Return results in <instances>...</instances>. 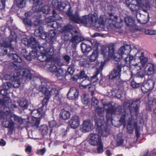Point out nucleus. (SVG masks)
Masks as SVG:
<instances>
[{
	"mask_svg": "<svg viewBox=\"0 0 156 156\" xmlns=\"http://www.w3.org/2000/svg\"><path fill=\"white\" fill-rule=\"evenodd\" d=\"M67 15L69 17V19L77 23H82L86 25L88 23L94 27L98 30H101L105 28V23L108 21L109 24L114 25L117 18L116 16H114L112 13H110V16L108 20H105V17L104 16H101L98 19L97 17L93 15H90L82 16L79 17L77 14H72L69 12H67Z\"/></svg>",
	"mask_w": 156,
	"mask_h": 156,
	"instance_id": "nucleus-1",
	"label": "nucleus"
},
{
	"mask_svg": "<svg viewBox=\"0 0 156 156\" xmlns=\"http://www.w3.org/2000/svg\"><path fill=\"white\" fill-rule=\"evenodd\" d=\"M97 126L98 127V134L91 133L89 136V142L92 146H96L101 142V136H106L109 133V130L107 129L106 124H100V121L98 120Z\"/></svg>",
	"mask_w": 156,
	"mask_h": 156,
	"instance_id": "nucleus-2",
	"label": "nucleus"
},
{
	"mask_svg": "<svg viewBox=\"0 0 156 156\" xmlns=\"http://www.w3.org/2000/svg\"><path fill=\"white\" fill-rule=\"evenodd\" d=\"M30 41L29 44L30 47L34 49L36 48L40 53L45 54L48 58L53 55L55 49L53 46H49L48 47L46 43H44L41 46L34 37H31Z\"/></svg>",
	"mask_w": 156,
	"mask_h": 156,
	"instance_id": "nucleus-3",
	"label": "nucleus"
},
{
	"mask_svg": "<svg viewBox=\"0 0 156 156\" xmlns=\"http://www.w3.org/2000/svg\"><path fill=\"white\" fill-rule=\"evenodd\" d=\"M49 27L57 28V30L64 36V39L67 41L69 39L70 35L73 36L71 31L74 28L73 26L68 24L65 26L62 29L61 24L56 21H51L50 24H48Z\"/></svg>",
	"mask_w": 156,
	"mask_h": 156,
	"instance_id": "nucleus-4",
	"label": "nucleus"
},
{
	"mask_svg": "<svg viewBox=\"0 0 156 156\" xmlns=\"http://www.w3.org/2000/svg\"><path fill=\"white\" fill-rule=\"evenodd\" d=\"M45 112V108H40L32 111L31 112L32 117L28 118L27 122L31 124L32 126L37 128L40 124V118L44 116Z\"/></svg>",
	"mask_w": 156,
	"mask_h": 156,
	"instance_id": "nucleus-5",
	"label": "nucleus"
},
{
	"mask_svg": "<svg viewBox=\"0 0 156 156\" xmlns=\"http://www.w3.org/2000/svg\"><path fill=\"white\" fill-rule=\"evenodd\" d=\"M0 119H3L2 124L3 126L13 129L14 123L11 118V111L9 108L6 106L4 111H0Z\"/></svg>",
	"mask_w": 156,
	"mask_h": 156,
	"instance_id": "nucleus-6",
	"label": "nucleus"
},
{
	"mask_svg": "<svg viewBox=\"0 0 156 156\" xmlns=\"http://www.w3.org/2000/svg\"><path fill=\"white\" fill-rule=\"evenodd\" d=\"M107 107L105 108L107 111L106 118L108 122L109 121L111 122L112 119V115H120L122 113V107L118 106L116 109L110 103H108L105 105Z\"/></svg>",
	"mask_w": 156,
	"mask_h": 156,
	"instance_id": "nucleus-7",
	"label": "nucleus"
},
{
	"mask_svg": "<svg viewBox=\"0 0 156 156\" xmlns=\"http://www.w3.org/2000/svg\"><path fill=\"white\" fill-rule=\"evenodd\" d=\"M11 34L8 38V40L6 42L4 43L1 46L2 50L0 52V55H5L8 54V51L9 50L10 47L13 45V42L16 43V35L14 32H10Z\"/></svg>",
	"mask_w": 156,
	"mask_h": 156,
	"instance_id": "nucleus-8",
	"label": "nucleus"
},
{
	"mask_svg": "<svg viewBox=\"0 0 156 156\" xmlns=\"http://www.w3.org/2000/svg\"><path fill=\"white\" fill-rule=\"evenodd\" d=\"M147 2V0H126V3L132 12L136 11L139 7H143Z\"/></svg>",
	"mask_w": 156,
	"mask_h": 156,
	"instance_id": "nucleus-9",
	"label": "nucleus"
},
{
	"mask_svg": "<svg viewBox=\"0 0 156 156\" xmlns=\"http://www.w3.org/2000/svg\"><path fill=\"white\" fill-rule=\"evenodd\" d=\"M12 45L9 48V51L8 55L10 57H12L13 59L16 62H18L16 64L13 65V67L15 70L20 69H22V67L21 66L20 63L22 62V59L18 55L16 54L15 51L14 50V48Z\"/></svg>",
	"mask_w": 156,
	"mask_h": 156,
	"instance_id": "nucleus-10",
	"label": "nucleus"
},
{
	"mask_svg": "<svg viewBox=\"0 0 156 156\" xmlns=\"http://www.w3.org/2000/svg\"><path fill=\"white\" fill-rule=\"evenodd\" d=\"M41 85L40 87V88L42 90L44 88H45V91L46 92H48L50 94L49 97H50V95H55L56 96L58 93V90L55 88H52L50 91L49 90L51 87L52 86L51 83L50 82H48L47 80L44 79H42L41 80Z\"/></svg>",
	"mask_w": 156,
	"mask_h": 156,
	"instance_id": "nucleus-11",
	"label": "nucleus"
},
{
	"mask_svg": "<svg viewBox=\"0 0 156 156\" xmlns=\"http://www.w3.org/2000/svg\"><path fill=\"white\" fill-rule=\"evenodd\" d=\"M33 2V10L35 12H42L45 14H48L50 11V8L48 6L42 7V2L39 0H32Z\"/></svg>",
	"mask_w": 156,
	"mask_h": 156,
	"instance_id": "nucleus-12",
	"label": "nucleus"
},
{
	"mask_svg": "<svg viewBox=\"0 0 156 156\" xmlns=\"http://www.w3.org/2000/svg\"><path fill=\"white\" fill-rule=\"evenodd\" d=\"M140 101L139 99L133 100L129 107L130 114L131 117L133 116H136L139 113V108Z\"/></svg>",
	"mask_w": 156,
	"mask_h": 156,
	"instance_id": "nucleus-13",
	"label": "nucleus"
},
{
	"mask_svg": "<svg viewBox=\"0 0 156 156\" xmlns=\"http://www.w3.org/2000/svg\"><path fill=\"white\" fill-rule=\"evenodd\" d=\"M115 44L111 43L109 47L106 46H103L101 48V53L104 57H111L113 55L114 51Z\"/></svg>",
	"mask_w": 156,
	"mask_h": 156,
	"instance_id": "nucleus-14",
	"label": "nucleus"
},
{
	"mask_svg": "<svg viewBox=\"0 0 156 156\" xmlns=\"http://www.w3.org/2000/svg\"><path fill=\"white\" fill-rule=\"evenodd\" d=\"M122 65L118 64L111 71L109 75V79L114 80L116 79L119 78L120 76L121 71Z\"/></svg>",
	"mask_w": 156,
	"mask_h": 156,
	"instance_id": "nucleus-15",
	"label": "nucleus"
},
{
	"mask_svg": "<svg viewBox=\"0 0 156 156\" xmlns=\"http://www.w3.org/2000/svg\"><path fill=\"white\" fill-rule=\"evenodd\" d=\"M140 62L138 63H136V69H140L144 67L147 62L148 59L144 56V52L140 53V55L138 57Z\"/></svg>",
	"mask_w": 156,
	"mask_h": 156,
	"instance_id": "nucleus-16",
	"label": "nucleus"
},
{
	"mask_svg": "<svg viewBox=\"0 0 156 156\" xmlns=\"http://www.w3.org/2000/svg\"><path fill=\"white\" fill-rule=\"evenodd\" d=\"M145 72L148 76L153 75L156 71V63L154 62L148 63L145 68Z\"/></svg>",
	"mask_w": 156,
	"mask_h": 156,
	"instance_id": "nucleus-17",
	"label": "nucleus"
},
{
	"mask_svg": "<svg viewBox=\"0 0 156 156\" xmlns=\"http://www.w3.org/2000/svg\"><path fill=\"white\" fill-rule=\"evenodd\" d=\"M137 123L136 122L132 121V118L129 117L126 124V131L127 133L129 134L133 133L134 128L135 129L137 127Z\"/></svg>",
	"mask_w": 156,
	"mask_h": 156,
	"instance_id": "nucleus-18",
	"label": "nucleus"
},
{
	"mask_svg": "<svg viewBox=\"0 0 156 156\" xmlns=\"http://www.w3.org/2000/svg\"><path fill=\"white\" fill-rule=\"evenodd\" d=\"M154 81L152 80H149L147 81L146 83L141 87L142 91L145 93L149 90H151L154 87Z\"/></svg>",
	"mask_w": 156,
	"mask_h": 156,
	"instance_id": "nucleus-19",
	"label": "nucleus"
},
{
	"mask_svg": "<svg viewBox=\"0 0 156 156\" xmlns=\"http://www.w3.org/2000/svg\"><path fill=\"white\" fill-rule=\"evenodd\" d=\"M93 124L90 120H85L81 126V130L83 132H88L91 130Z\"/></svg>",
	"mask_w": 156,
	"mask_h": 156,
	"instance_id": "nucleus-20",
	"label": "nucleus"
},
{
	"mask_svg": "<svg viewBox=\"0 0 156 156\" xmlns=\"http://www.w3.org/2000/svg\"><path fill=\"white\" fill-rule=\"evenodd\" d=\"M69 123L71 128L76 129L80 125V119L79 117L76 115L73 116L69 121Z\"/></svg>",
	"mask_w": 156,
	"mask_h": 156,
	"instance_id": "nucleus-21",
	"label": "nucleus"
},
{
	"mask_svg": "<svg viewBox=\"0 0 156 156\" xmlns=\"http://www.w3.org/2000/svg\"><path fill=\"white\" fill-rule=\"evenodd\" d=\"M105 64V62H101L100 63V65L99 66L100 67L97 68L96 73L93 76H92L90 79V82L92 83H94V82H97L98 80V78L97 77V76L98 74L101 73L103 69Z\"/></svg>",
	"mask_w": 156,
	"mask_h": 156,
	"instance_id": "nucleus-22",
	"label": "nucleus"
},
{
	"mask_svg": "<svg viewBox=\"0 0 156 156\" xmlns=\"http://www.w3.org/2000/svg\"><path fill=\"white\" fill-rule=\"evenodd\" d=\"M79 94V91L75 87H72L70 88L67 94L68 98L71 100H73L76 98Z\"/></svg>",
	"mask_w": 156,
	"mask_h": 156,
	"instance_id": "nucleus-23",
	"label": "nucleus"
},
{
	"mask_svg": "<svg viewBox=\"0 0 156 156\" xmlns=\"http://www.w3.org/2000/svg\"><path fill=\"white\" fill-rule=\"evenodd\" d=\"M131 47L128 45H125L121 47L118 50V53L122 56L125 55H128L130 52Z\"/></svg>",
	"mask_w": 156,
	"mask_h": 156,
	"instance_id": "nucleus-24",
	"label": "nucleus"
},
{
	"mask_svg": "<svg viewBox=\"0 0 156 156\" xmlns=\"http://www.w3.org/2000/svg\"><path fill=\"white\" fill-rule=\"evenodd\" d=\"M34 34L35 36H41L43 39H46L47 35L46 32H44L43 27L41 26H40L38 29H35Z\"/></svg>",
	"mask_w": 156,
	"mask_h": 156,
	"instance_id": "nucleus-25",
	"label": "nucleus"
},
{
	"mask_svg": "<svg viewBox=\"0 0 156 156\" xmlns=\"http://www.w3.org/2000/svg\"><path fill=\"white\" fill-rule=\"evenodd\" d=\"M45 88L41 90L39 88V91L41 92L45 95V97L43 99L42 102V107L41 108H44V106L46 105H47L50 98V97H49L50 94L49 92H46V91H45Z\"/></svg>",
	"mask_w": 156,
	"mask_h": 156,
	"instance_id": "nucleus-26",
	"label": "nucleus"
},
{
	"mask_svg": "<svg viewBox=\"0 0 156 156\" xmlns=\"http://www.w3.org/2000/svg\"><path fill=\"white\" fill-rule=\"evenodd\" d=\"M21 72L23 78L27 81L31 80L32 78V74L30 70L27 69H22Z\"/></svg>",
	"mask_w": 156,
	"mask_h": 156,
	"instance_id": "nucleus-27",
	"label": "nucleus"
},
{
	"mask_svg": "<svg viewBox=\"0 0 156 156\" xmlns=\"http://www.w3.org/2000/svg\"><path fill=\"white\" fill-rule=\"evenodd\" d=\"M136 18L138 22L141 24H144L148 21L147 17L143 14L137 12L136 14Z\"/></svg>",
	"mask_w": 156,
	"mask_h": 156,
	"instance_id": "nucleus-28",
	"label": "nucleus"
},
{
	"mask_svg": "<svg viewBox=\"0 0 156 156\" xmlns=\"http://www.w3.org/2000/svg\"><path fill=\"white\" fill-rule=\"evenodd\" d=\"M84 40V38L82 36L75 35L73 36L70 40V41L74 46H76L78 44Z\"/></svg>",
	"mask_w": 156,
	"mask_h": 156,
	"instance_id": "nucleus-29",
	"label": "nucleus"
},
{
	"mask_svg": "<svg viewBox=\"0 0 156 156\" xmlns=\"http://www.w3.org/2000/svg\"><path fill=\"white\" fill-rule=\"evenodd\" d=\"M20 75V72H18L16 73V75L13 76L12 80L13 81V85L15 87H18L21 84V81L19 76Z\"/></svg>",
	"mask_w": 156,
	"mask_h": 156,
	"instance_id": "nucleus-30",
	"label": "nucleus"
},
{
	"mask_svg": "<svg viewBox=\"0 0 156 156\" xmlns=\"http://www.w3.org/2000/svg\"><path fill=\"white\" fill-rule=\"evenodd\" d=\"M81 46L82 52L85 55L88 54L91 50V47L89 45L87 44L84 43H81Z\"/></svg>",
	"mask_w": 156,
	"mask_h": 156,
	"instance_id": "nucleus-31",
	"label": "nucleus"
},
{
	"mask_svg": "<svg viewBox=\"0 0 156 156\" xmlns=\"http://www.w3.org/2000/svg\"><path fill=\"white\" fill-rule=\"evenodd\" d=\"M125 22L128 26L133 27H134L135 26L134 20L130 16L126 17L125 18Z\"/></svg>",
	"mask_w": 156,
	"mask_h": 156,
	"instance_id": "nucleus-32",
	"label": "nucleus"
},
{
	"mask_svg": "<svg viewBox=\"0 0 156 156\" xmlns=\"http://www.w3.org/2000/svg\"><path fill=\"white\" fill-rule=\"evenodd\" d=\"M70 115L69 112L64 109L62 110L60 114V118L63 120H67L69 119L70 117Z\"/></svg>",
	"mask_w": 156,
	"mask_h": 156,
	"instance_id": "nucleus-33",
	"label": "nucleus"
},
{
	"mask_svg": "<svg viewBox=\"0 0 156 156\" xmlns=\"http://www.w3.org/2000/svg\"><path fill=\"white\" fill-rule=\"evenodd\" d=\"M47 35L46 39L48 37V38L51 40L52 42L54 41L55 39L57 37V34L55 31L54 30H50L48 32L46 33Z\"/></svg>",
	"mask_w": 156,
	"mask_h": 156,
	"instance_id": "nucleus-34",
	"label": "nucleus"
},
{
	"mask_svg": "<svg viewBox=\"0 0 156 156\" xmlns=\"http://www.w3.org/2000/svg\"><path fill=\"white\" fill-rule=\"evenodd\" d=\"M66 72V69L60 68H58L57 70L55 75L56 76L59 78V79L62 80V78H60L59 77H64Z\"/></svg>",
	"mask_w": 156,
	"mask_h": 156,
	"instance_id": "nucleus-35",
	"label": "nucleus"
},
{
	"mask_svg": "<svg viewBox=\"0 0 156 156\" xmlns=\"http://www.w3.org/2000/svg\"><path fill=\"white\" fill-rule=\"evenodd\" d=\"M98 52L97 49H94L89 58V61L91 63L95 61L98 56Z\"/></svg>",
	"mask_w": 156,
	"mask_h": 156,
	"instance_id": "nucleus-36",
	"label": "nucleus"
},
{
	"mask_svg": "<svg viewBox=\"0 0 156 156\" xmlns=\"http://www.w3.org/2000/svg\"><path fill=\"white\" fill-rule=\"evenodd\" d=\"M60 5L61 7L59 8V9L61 11H66L65 10V9L66 8H67L68 10H67V12H66V14H67V12L68 11L70 12L71 13V12L70 11V8L69 5H66V3L64 2H60Z\"/></svg>",
	"mask_w": 156,
	"mask_h": 156,
	"instance_id": "nucleus-37",
	"label": "nucleus"
},
{
	"mask_svg": "<svg viewBox=\"0 0 156 156\" xmlns=\"http://www.w3.org/2000/svg\"><path fill=\"white\" fill-rule=\"evenodd\" d=\"M16 5L20 8H23L26 4V0H15Z\"/></svg>",
	"mask_w": 156,
	"mask_h": 156,
	"instance_id": "nucleus-38",
	"label": "nucleus"
},
{
	"mask_svg": "<svg viewBox=\"0 0 156 156\" xmlns=\"http://www.w3.org/2000/svg\"><path fill=\"white\" fill-rule=\"evenodd\" d=\"M40 131L43 136L47 134L48 131V128L47 126L46 125H43L41 126L40 129Z\"/></svg>",
	"mask_w": 156,
	"mask_h": 156,
	"instance_id": "nucleus-39",
	"label": "nucleus"
},
{
	"mask_svg": "<svg viewBox=\"0 0 156 156\" xmlns=\"http://www.w3.org/2000/svg\"><path fill=\"white\" fill-rule=\"evenodd\" d=\"M12 118L14 120L18 123L22 124L23 123V120L20 117L15 115L12 114L11 113V118Z\"/></svg>",
	"mask_w": 156,
	"mask_h": 156,
	"instance_id": "nucleus-40",
	"label": "nucleus"
},
{
	"mask_svg": "<svg viewBox=\"0 0 156 156\" xmlns=\"http://www.w3.org/2000/svg\"><path fill=\"white\" fill-rule=\"evenodd\" d=\"M11 101L10 98L9 97H5L2 99L0 100V104L4 106Z\"/></svg>",
	"mask_w": 156,
	"mask_h": 156,
	"instance_id": "nucleus-41",
	"label": "nucleus"
},
{
	"mask_svg": "<svg viewBox=\"0 0 156 156\" xmlns=\"http://www.w3.org/2000/svg\"><path fill=\"white\" fill-rule=\"evenodd\" d=\"M91 64L90 61L87 60L83 61H80L79 63V65L80 66L87 67H89V66Z\"/></svg>",
	"mask_w": 156,
	"mask_h": 156,
	"instance_id": "nucleus-42",
	"label": "nucleus"
},
{
	"mask_svg": "<svg viewBox=\"0 0 156 156\" xmlns=\"http://www.w3.org/2000/svg\"><path fill=\"white\" fill-rule=\"evenodd\" d=\"M81 99L84 104H87L89 102L88 95L86 94H83L81 96Z\"/></svg>",
	"mask_w": 156,
	"mask_h": 156,
	"instance_id": "nucleus-43",
	"label": "nucleus"
},
{
	"mask_svg": "<svg viewBox=\"0 0 156 156\" xmlns=\"http://www.w3.org/2000/svg\"><path fill=\"white\" fill-rule=\"evenodd\" d=\"M40 54H41L39 55L37 57L38 60L41 62L46 61L48 58L46 55L43 53Z\"/></svg>",
	"mask_w": 156,
	"mask_h": 156,
	"instance_id": "nucleus-44",
	"label": "nucleus"
},
{
	"mask_svg": "<svg viewBox=\"0 0 156 156\" xmlns=\"http://www.w3.org/2000/svg\"><path fill=\"white\" fill-rule=\"evenodd\" d=\"M113 57L114 60L116 61H119L123 57V56L119 54V53L118 52L116 53H114V52L113 55L111 57Z\"/></svg>",
	"mask_w": 156,
	"mask_h": 156,
	"instance_id": "nucleus-45",
	"label": "nucleus"
},
{
	"mask_svg": "<svg viewBox=\"0 0 156 156\" xmlns=\"http://www.w3.org/2000/svg\"><path fill=\"white\" fill-rule=\"evenodd\" d=\"M95 112L99 116L102 117L103 116L104 112V108L102 107H98L96 109Z\"/></svg>",
	"mask_w": 156,
	"mask_h": 156,
	"instance_id": "nucleus-46",
	"label": "nucleus"
},
{
	"mask_svg": "<svg viewBox=\"0 0 156 156\" xmlns=\"http://www.w3.org/2000/svg\"><path fill=\"white\" fill-rule=\"evenodd\" d=\"M29 105L28 101L25 99L22 100L19 103V105L23 108H26Z\"/></svg>",
	"mask_w": 156,
	"mask_h": 156,
	"instance_id": "nucleus-47",
	"label": "nucleus"
},
{
	"mask_svg": "<svg viewBox=\"0 0 156 156\" xmlns=\"http://www.w3.org/2000/svg\"><path fill=\"white\" fill-rule=\"evenodd\" d=\"M23 22L25 25L29 26H31L32 25V23L31 21L29 18H23Z\"/></svg>",
	"mask_w": 156,
	"mask_h": 156,
	"instance_id": "nucleus-48",
	"label": "nucleus"
},
{
	"mask_svg": "<svg viewBox=\"0 0 156 156\" xmlns=\"http://www.w3.org/2000/svg\"><path fill=\"white\" fill-rule=\"evenodd\" d=\"M60 3V2H58V0H53L52 3V5L55 8L59 9V8L61 7Z\"/></svg>",
	"mask_w": 156,
	"mask_h": 156,
	"instance_id": "nucleus-49",
	"label": "nucleus"
},
{
	"mask_svg": "<svg viewBox=\"0 0 156 156\" xmlns=\"http://www.w3.org/2000/svg\"><path fill=\"white\" fill-rule=\"evenodd\" d=\"M129 59V64L132 66H134L135 68L136 67V63H135L134 62H135V59H134L133 56L131 55H128Z\"/></svg>",
	"mask_w": 156,
	"mask_h": 156,
	"instance_id": "nucleus-50",
	"label": "nucleus"
},
{
	"mask_svg": "<svg viewBox=\"0 0 156 156\" xmlns=\"http://www.w3.org/2000/svg\"><path fill=\"white\" fill-rule=\"evenodd\" d=\"M97 146V150L98 153H102L103 151V147L102 142L96 145Z\"/></svg>",
	"mask_w": 156,
	"mask_h": 156,
	"instance_id": "nucleus-51",
	"label": "nucleus"
},
{
	"mask_svg": "<svg viewBox=\"0 0 156 156\" xmlns=\"http://www.w3.org/2000/svg\"><path fill=\"white\" fill-rule=\"evenodd\" d=\"M52 16L51 18L53 17L54 20H59L61 18L59 15L57 13L55 10H52Z\"/></svg>",
	"mask_w": 156,
	"mask_h": 156,
	"instance_id": "nucleus-52",
	"label": "nucleus"
},
{
	"mask_svg": "<svg viewBox=\"0 0 156 156\" xmlns=\"http://www.w3.org/2000/svg\"><path fill=\"white\" fill-rule=\"evenodd\" d=\"M147 75L145 72V69L144 70H141L140 71L138 72L136 74L137 77L142 78L144 77L145 75Z\"/></svg>",
	"mask_w": 156,
	"mask_h": 156,
	"instance_id": "nucleus-53",
	"label": "nucleus"
},
{
	"mask_svg": "<svg viewBox=\"0 0 156 156\" xmlns=\"http://www.w3.org/2000/svg\"><path fill=\"white\" fill-rule=\"evenodd\" d=\"M144 33L147 35H154L156 34V30L150 29L146 30H145Z\"/></svg>",
	"mask_w": 156,
	"mask_h": 156,
	"instance_id": "nucleus-54",
	"label": "nucleus"
},
{
	"mask_svg": "<svg viewBox=\"0 0 156 156\" xmlns=\"http://www.w3.org/2000/svg\"><path fill=\"white\" fill-rule=\"evenodd\" d=\"M37 53L35 51H32L29 53V55L27 56V57H31L29 59V61L31 60L33 58H34L36 57Z\"/></svg>",
	"mask_w": 156,
	"mask_h": 156,
	"instance_id": "nucleus-55",
	"label": "nucleus"
},
{
	"mask_svg": "<svg viewBox=\"0 0 156 156\" xmlns=\"http://www.w3.org/2000/svg\"><path fill=\"white\" fill-rule=\"evenodd\" d=\"M116 90H111L112 95L113 96L116 97L118 98H120L121 97L122 95L120 91H118L117 93H115Z\"/></svg>",
	"mask_w": 156,
	"mask_h": 156,
	"instance_id": "nucleus-56",
	"label": "nucleus"
},
{
	"mask_svg": "<svg viewBox=\"0 0 156 156\" xmlns=\"http://www.w3.org/2000/svg\"><path fill=\"white\" fill-rule=\"evenodd\" d=\"M50 71L52 73L55 74L56 72L58 70L57 66L54 65H51L49 68Z\"/></svg>",
	"mask_w": 156,
	"mask_h": 156,
	"instance_id": "nucleus-57",
	"label": "nucleus"
},
{
	"mask_svg": "<svg viewBox=\"0 0 156 156\" xmlns=\"http://www.w3.org/2000/svg\"><path fill=\"white\" fill-rule=\"evenodd\" d=\"M128 115L126 112L124 114L122 115L120 119L119 120L120 122L122 123H123L125 122V118L128 116Z\"/></svg>",
	"mask_w": 156,
	"mask_h": 156,
	"instance_id": "nucleus-58",
	"label": "nucleus"
},
{
	"mask_svg": "<svg viewBox=\"0 0 156 156\" xmlns=\"http://www.w3.org/2000/svg\"><path fill=\"white\" fill-rule=\"evenodd\" d=\"M140 83H137L134 80L132 81L131 83V87L134 88L139 87L140 86Z\"/></svg>",
	"mask_w": 156,
	"mask_h": 156,
	"instance_id": "nucleus-59",
	"label": "nucleus"
},
{
	"mask_svg": "<svg viewBox=\"0 0 156 156\" xmlns=\"http://www.w3.org/2000/svg\"><path fill=\"white\" fill-rule=\"evenodd\" d=\"M43 21L41 20L36 19L34 22V25L35 26H38L43 23Z\"/></svg>",
	"mask_w": 156,
	"mask_h": 156,
	"instance_id": "nucleus-60",
	"label": "nucleus"
},
{
	"mask_svg": "<svg viewBox=\"0 0 156 156\" xmlns=\"http://www.w3.org/2000/svg\"><path fill=\"white\" fill-rule=\"evenodd\" d=\"M98 103V100L95 97H93L91 100V104L93 105H97Z\"/></svg>",
	"mask_w": 156,
	"mask_h": 156,
	"instance_id": "nucleus-61",
	"label": "nucleus"
},
{
	"mask_svg": "<svg viewBox=\"0 0 156 156\" xmlns=\"http://www.w3.org/2000/svg\"><path fill=\"white\" fill-rule=\"evenodd\" d=\"M63 58L67 64H69L70 61V57L68 55H65L63 56Z\"/></svg>",
	"mask_w": 156,
	"mask_h": 156,
	"instance_id": "nucleus-62",
	"label": "nucleus"
},
{
	"mask_svg": "<svg viewBox=\"0 0 156 156\" xmlns=\"http://www.w3.org/2000/svg\"><path fill=\"white\" fill-rule=\"evenodd\" d=\"M80 87H82L83 88H88L90 89L92 86L91 84L89 83V84L87 85L83 84V83H81L80 84Z\"/></svg>",
	"mask_w": 156,
	"mask_h": 156,
	"instance_id": "nucleus-63",
	"label": "nucleus"
},
{
	"mask_svg": "<svg viewBox=\"0 0 156 156\" xmlns=\"http://www.w3.org/2000/svg\"><path fill=\"white\" fill-rule=\"evenodd\" d=\"M80 78H86L84 82L86 81H88V80L87 79V77L85 74L84 71H82L80 73Z\"/></svg>",
	"mask_w": 156,
	"mask_h": 156,
	"instance_id": "nucleus-64",
	"label": "nucleus"
}]
</instances>
